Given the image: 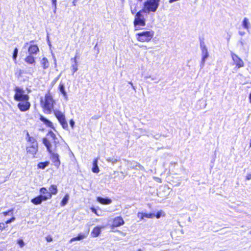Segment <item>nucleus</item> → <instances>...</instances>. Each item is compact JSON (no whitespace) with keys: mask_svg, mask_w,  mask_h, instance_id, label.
I'll return each instance as SVG.
<instances>
[{"mask_svg":"<svg viewBox=\"0 0 251 251\" xmlns=\"http://www.w3.org/2000/svg\"><path fill=\"white\" fill-rule=\"evenodd\" d=\"M26 139H27V141L28 144H30L33 145H38L37 142L35 138L33 137H31L29 136L28 132L26 133Z\"/></svg>","mask_w":251,"mask_h":251,"instance_id":"21","label":"nucleus"},{"mask_svg":"<svg viewBox=\"0 0 251 251\" xmlns=\"http://www.w3.org/2000/svg\"><path fill=\"white\" fill-rule=\"evenodd\" d=\"M249 100H250V102L251 103V93L250 94V95H249Z\"/></svg>","mask_w":251,"mask_h":251,"instance_id":"54","label":"nucleus"},{"mask_svg":"<svg viewBox=\"0 0 251 251\" xmlns=\"http://www.w3.org/2000/svg\"><path fill=\"white\" fill-rule=\"evenodd\" d=\"M134 164H135V166H130L131 169H135V170H144V167L142 166V165H141L139 163H138L136 162H134Z\"/></svg>","mask_w":251,"mask_h":251,"instance_id":"29","label":"nucleus"},{"mask_svg":"<svg viewBox=\"0 0 251 251\" xmlns=\"http://www.w3.org/2000/svg\"><path fill=\"white\" fill-rule=\"evenodd\" d=\"M98 158H95L93 163V168L92 169V172L95 173H98L100 171L99 167L98 166Z\"/></svg>","mask_w":251,"mask_h":251,"instance_id":"22","label":"nucleus"},{"mask_svg":"<svg viewBox=\"0 0 251 251\" xmlns=\"http://www.w3.org/2000/svg\"><path fill=\"white\" fill-rule=\"evenodd\" d=\"M131 12L132 14H134L136 12V7H133L132 6H130Z\"/></svg>","mask_w":251,"mask_h":251,"instance_id":"37","label":"nucleus"},{"mask_svg":"<svg viewBox=\"0 0 251 251\" xmlns=\"http://www.w3.org/2000/svg\"><path fill=\"white\" fill-rule=\"evenodd\" d=\"M43 143L46 147L48 151L50 153L55 150L57 145L59 144V141L54 133L50 131L47 134V137L43 139Z\"/></svg>","mask_w":251,"mask_h":251,"instance_id":"1","label":"nucleus"},{"mask_svg":"<svg viewBox=\"0 0 251 251\" xmlns=\"http://www.w3.org/2000/svg\"><path fill=\"white\" fill-rule=\"evenodd\" d=\"M26 150L27 153L34 155L38 150V145L35 144L32 146H27Z\"/></svg>","mask_w":251,"mask_h":251,"instance_id":"14","label":"nucleus"},{"mask_svg":"<svg viewBox=\"0 0 251 251\" xmlns=\"http://www.w3.org/2000/svg\"><path fill=\"white\" fill-rule=\"evenodd\" d=\"M61 93L63 95V96L65 98V100H68V96H67V93L66 92V91H64L63 92H61Z\"/></svg>","mask_w":251,"mask_h":251,"instance_id":"41","label":"nucleus"},{"mask_svg":"<svg viewBox=\"0 0 251 251\" xmlns=\"http://www.w3.org/2000/svg\"><path fill=\"white\" fill-rule=\"evenodd\" d=\"M97 201L102 204H109L112 202L111 199L100 197L97 198Z\"/></svg>","mask_w":251,"mask_h":251,"instance_id":"18","label":"nucleus"},{"mask_svg":"<svg viewBox=\"0 0 251 251\" xmlns=\"http://www.w3.org/2000/svg\"><path fill=\"white\" fill-rule=\"evenodd\" d=\"M101 228L102 227L99 226L95 227L92 232V234L93 235V236L94 237H98L100 233Z\"/></svg>","mask_w":251,"mask_h":251,"instance_id":"25","label":"nucleus"},{"mask_svg":"<svg viewBox=\"0 0 251 251\" xmlns=\"http://www.w3.org/2000/svg\"><path fill=\"white\" fill-rule=\"evenodd\" d=\"M175 1H176L175 0H169V1L170 3H172Z\"/></svg>","mask_w":251,"mask_h":251,"instance_id":"53","label":"nucleus"},{"mask_svg":"<svg viewBox=\"0 0 251 251\" xmlns=\"http://www.w3.org/2000/svg\"><path fill=\"white\" fill-rule=\"evenodd\" d=\"M50 164L49 161H45L44 162H40L38 164L37 167L39 169H44L46 167L48 166Z\"/></svg>","mask_w":251,"mask_h":251,"instance_id":"30","label":"nucleus"},{"mask_svg":"<svg viewBox=\"0 0 251 251\" xmlns=\"http://www.w3.org/2000/svg\"><path fill=\"white\" fill-rule=\"evenodd\" d=\"M54 114L60 124L62 125V127L65 129H67L68 125L66 121L65 115L62 112L57 110H54Z\"/></svg>","mask_w":251,"mask_h":251,"instance_id":"7","label":"nucleus"},{"mask_svg":"<svg viewBox=\"0 0 251 251\" xmlns=\"http://www.w3.org/2000/svg\"><path fill=\"white\" fill-rule=\"evenodd\" d=\"M231 56L233 61H234L236 65V66L238 68L244 67V63L243 61L240 57H239L237 55L231 52Z\"/></svg>","mask_w":251,"mask_h":251,"instance_id":"10","label":"nucleus"},{"mask_svg":"<svg viewBox=\"0 0 251 251\" xmlns=\"http://www.w3.org/2000/svg\"><path fill=\"white\" fill-rule=\"evenodd\" d=\"M25 61L29 64H33L35 63V58L30 54L25 58Z\"/></svg>","mask_w":251,"mask_h":251,"instance_id":"23","label":"nucleus"},{"mask_svg":"<svg viewBox=\"0 0 251 251\" xmlns=\"http://www.w3.org/2000/svg\"><path fill=\"white\" fill-rule=\"evenodd\" d=\"M91 209L92 212L99 216V214L97 213V210L95 208H91Z\"/></svg>","mask_w":251,"mask_h":251,"instance_id":"45","label":"nucleus"},{"mask_svg":"<svg viewBox=\"0 0 251 251\" xmlns=\"http://www.w3.org/2000/svg\"><path fill=\"white\" fill-rule=\"evenodd\" d=\"M160 0H147L143 4V10L145 13H154L159 6Z\"/></svg>","mask_w":251,"mask_h":251,"instance_id":"2","label":"nucleus"},{"mask_svg":"<svg viewBox=\"0 0 251 251\" xmlns=\"http://www.w3.org/2000/svg\"><path fill=\"white\" fill-rule=\"evenodd\" d=\"M153 35L154 31L152 30L144 31L136 34L137 40L142 42H149Z\"/></svg>","mask_w":251,"mask_h":251,"instance_id":"4","label":"nucleus"},{"mask_svg":"<svg viewBox=\"0 0 251 251\" xmlns=\"http://www.w3.org/2000/svg\"><path fill=\"white\" fill-rule=\"evenodd\" d=\"M200 47L201 50L202 55V58L201 63V68H202L204 66L206 59L208 58L209 56V53L208 52L207 48H206L203 41H201L200 42Z\"/></svg>","mask_w":251,"mask_h":251,"instance_id":"8","label":"nucleus"},{"mask_svg":"<svg viewBox=\"0 0 251 251\" xmlns=\"http://www.w3.org/2000/svg\"><path fill=\"white\" fill-rule=\"evenodd\" d=\"M134 162H130V164L129 165L130 167V166H135V164H134Z\"/></svg>","mask_w":251,"mask_h":251,"instance_id":"52","label":"nucleus"},{"mask_svg":"<svg viewBox=\"0 0 251 251\" xmlns=\"http://www.w3.org/2000/svg\"><path fill=\"white\" fill-rule=\"evenodd\" d=\"M52 6H53L54 7V10H53V12L54 13H56V3L55 4V5H52Z\"/></svg>","mask_w":251,"mask_h":251,"instance_id":"50","label":"nucleus"},{"mask_svg":"<svg viewBox=\"0 0 251 251\" xmlns=\"http://www.w3.org/2000/svg\"><path fill=\"white\" fill-rule=\"evenodd\" d=\"M28 100L20 101V102L18 104V107L21 111H26L29 109L30 103Z\"/></svg>","mask_w":251,"mask_h":251,"instance_id":"11","label":"nucleus"},{"mask_svg":"<svg viewBox=\"0 0 251 251\" xmlns=\"http://www.w3.org/2000/svg\"><path fill=\"white\" fill-rule=\"evenodd\" d=\"M131 87L134 91H136L135 87L134 85L131 86Z\"/></svg>","mask_w":251,"mask_h":251,"instance_id":"56","label":"nucleus"},{"mask_svg":"<svg viewBox=\"0 0 251 251\" xmlns=\"http://www.w3.org/2000/svg\"><path fill=\"white\" fill-rule=\"evenodd\" d=\"M51 154V159L54 165L58 168L60 165V161L59 158V155L57 153H53L52 151L50 153Z\"/></svg>","mask_w":251,"mask_h":251,"instance_id":"12","label":"nucleus"},{"mask_svg":"<svg viewBox=\"0 0 251 251\" xmlns=\"http://www.w3.org/2000/svg\"><path fill=\"white\" fill-rule=\"evenodd\" d=\"M13 211V209H11V210H10L8 211H6V212H3V214L4 215V216H6L7 215H9V214L11 212H12Z\"/></svg>","mask_w":251,"mask_h":251,"instance_id":"40","label":"nucleus"},{"mask_svg":"<svg viewBox=\"0 0 251 251\" xmlns=\"http://www.w3.org/2000/svg\"><path fill=\"white\" fill-rule=\"evenodd\" d=\"M47 38H48V39L49 45V46H50V41H49V36H47Z\"/></svg>","mask_w":251,"mask_h":251,"instance_id":"58","label":"nucleus"},{"mask_svg":"<svg viewBox=\"0 0 251 251\" xmlns=\"http://www.w3.org/2000/svg\"><path fill=\"white\" fill-rule=\"evenodd\" d=\"M69 199H70L69 195L68 194H66L60 202L61 206H65L68 202Z\"/></svg>","mask_w":251,"mask_h":251,"instance_id":"27","label":"nucleus"},{"mask_svg":"<svg viewBox=\"0 0 251 251\" xmlns=\"http://www.w3.org/2000/svg\"><path fill=\"white\" fill-rule=\"evenodd\" d=\"M139 130H140L141 133L142 134V135L149 136V135L148 134V131L146 129L139 128Z\"/></svg>","mask_w":251,"mask_h":251,"instance_id":"35","label":"nucleus"},{"mask_svg":"<svg viewBox=\"0 0 251 251\" xmlns=\"http://www.w3.org/2000/svg\"><path fill=\"white\" fill-rule=\"evenodd\" d=\"M142 47H143V48H144V49H148L147 46H146L142 45Z\"/></svg>","mask_w":251,"mask_h":251,"instance_id":"55","label":"nucleus"},{"mask_svg":"<svg viewBox=\"0 0 251 251\" xmlns=\"http://www.w3.org/2000/svg\"><path fill=\"white\" fill-rule=\"evenodd\" d=\"M106 161L114 165L115 163L117 162L118 159L115 157H109L106 159Z\"/></svg>","mask_w":251,"mask_h":251,"instance_id":"31","label":"nucleus"},{"mask_svg":"<svg viewBox=\"0 0 251 251\" xmlns=\"http://www.w3.org/2000/svg\"><path fill=\"white\" fill-rule=\"evenodd\" d=\"M5 228V225L4 223H0V230H2Z\"/></svg>","mask_w":251,"mask_h":251,"instance_id":"43","label":"nucleus"},{"mask_svg":"<svg viewBox=\"0 0 251 251\" xmlns=\"http://www.w3.org/2000/svg\"><path fill=\"white\" fill-rule=\"evenodd\" d=\"M40 192L42 194H45V196H48V193H49V192H48L47 189L45 187L41 188L40 189Z\"/></svg>","mask_w":251,"mask_h":251,"instance_id":"33","label":"nucleus"},{"mask_svg":"<svg viewBox=\"0 0 251 251\" xmlns=\"http://www.w3.org/2000/svg\"><path fill=\"white\" fill-rule=\"evenodd\" d=\"M70 124L72 128H73L75 125V122L73 120H71L70 121Z\"/></svg>","mask_w":251,"mask_h":251,"instance_id":"44","label":"nucleus"},{"mask_svg":"<svg viewBox=\"0 0 251 251\" xmlns=\"http://www.w3.org/2000/svg\"><path fill=\"white\" fill-rule=\"evenodd\" d=\"M15 91H16V94L14 96V99L16 101H22L29 100V96L24 94L25 91L23 89L16 87Z\"/></svg>","mask_w":251,"mask_h":251,"instance_id":"6","label":"nucleus"},{"mask_svg":"<svg viewBox=\"0 0 251 251\" xmlns=\"http://www.w3.org/2000/svg\"><path fill=\"white\" fill-rule=\"evenodd\" d=\"M88 233H89L88 231H87L85 233H80L78 235V236L77 237L72 238L69 241V243H72L74 241H80L82 239L86 238L88 236Z\"/></svg>","mask_w":251,"mask_h":251,"instance_id":"13","label":"nucleus"},{"mask_svg":"<svg viewBox=\"0 0 251 251\" xmlns=\"http://www.w3.org/2000/svg\"><path fill=\"white\" fill-rule=\"evenodd\" d=\"M18 50L17 48H16L14 49L13 53V59L14 61H15V62H16V59H17V57L18 55Z\"/></svg>","mask_w":251,"mask_h":251,"instance_id":"32","label":"nucleus"},{"mask_svg":"<svg viewBox=\"0 0 251 251\" xmlns=\"http://www.w3.org/2000/svg\"><path fill=\"white\" fill-rule=\"evenodd\" d=\"M246 179L247 180H251V174H248L246 176Z\"/></svg>","mask_w":251,"mask_h":251,"instance_id":"46","label":"nucleus"},{"mask_svg":"<svg viewBox=\"0 0 251 251\" xmlns=\"http://www.w3.org/2000/svg\"><path fill=\"white\" fill-rule=\"evenodd\" d=\"M240 43H241V45L243 46V45H244L243 42L242 41H240Z\"/></svg>","mask_w":251,"mask_h":251,"instance_id":"59","label":"nucleus"},{"mask_svg":"<svg viewBox=\"0 0 251 251\" xmlns=\"http://www.w3.org/2000/svg\"><path fill=\"white\" fill-rule=\"evenodd\" d=\"M54 62H55V63L56 64V59H55V57H54Z\"/></svg>","mask_w":251,"mask_h":251,"instance_id":"60","label":"nucleus"},{"mask_svg":"<svg viewBox=\"0 0 251 251\" xmlns=\"http://www.w3.org/2000/svg\"><path fill=\"white\" fill-rule=\"evenodd\" d=\"M50 199H51V196L49 194L48 196L40 195L31 199V202L35 205H38L41 204L43 201H46Z\"/></svg>","mask_w":251,"mask_h":251,"instance_id":"9","label":"nucleus"},{"mask_svg":"<svg viewBox=\"0 0 251 251\" xmlns=\"http://www.w3.org/2000/svg\"><path fill=\"white\" fill-rule=\"evenodd\" d=\"M15 217H12L10 219L7 220L5 223L7 224H10V223H12V222H13L14 221H15Z\"/></svg>","mask_w":251,"mask_h":251,"instance_id":"39","label":"nucleus"},{"mask_svg":"<svg viewBox=\"0 0 251 251\" xmlns=\"http://www.w3.org/2000/svg\"><path fill=\"white\" fill-rule=\"evenodd\" d=\"M161 214L162 211H158L156 215L155 214V217H156V218L159 219L161 216Z\"/></svg>","mask_w":251,"mask_h":251,"instance_id":"38","label":"nucleus"},{"mask_svg":"<svg viewBox=\"0 0 251 251\" xmlns=\"http://www.w3.org/2000/svg\"><path fill=\"white\" fill-rule=\"evenodd\" d=\"M59 89L60 92H63L65 91V86L63 83H60L59 86Z\"/></svg>","mask_w":251,"mask_h":251,"instance_id":"34","label":"nucleus"},{"mask_svg":"<svg viewBox=\"0 0 251 251\" xmlns=\"http://www.w3.org/2000/svg\"><path fill=\"white\" fill-rule=\"evenodd\" d=\"M41 63L44 69H47L49 66V61L46 57L43 58L41 61Z\"/></svg>","mask_w":251,"mask_h":251,"instance_id":"28","label":"nucleus"},{"mask_svg":"<svg viewBox=\"0 0 251 251\" xmlns=\"http://www.w3.org/2000/svg\"><path fill=\"white\" fill-rule=\"evenodd\" d=\"M100 117L99 116H97V115H95L94 116H93L91 119H93V120H97Z\"/></svg>","mask_w":251,"mask_h":251,"instance_id":"47","label":"nucleus"},{"mask_svg":"<svg viewBox=\"0 0 251 251\" xmlns=\"http://www.w3.org/2000/svg\"><path fill=\"white\" fill-rule=\"evenodd\" d=\"M145 12L143 9L138 11L135 16L134 20V25L137 29V26H145L146 25L145 19L143 15Z\"/></svg>","mask_w":251,"mask_h":251,"instance_id":"5","label":"nucleus"},{"mask_svg":"<svg viewBox=\"0 0 251 251\" xmlns=\"http://www.w3.org/2000/svg\"><path fill=\"white\" fill-rule=\"evenodd\" d=\"M250 25L249 20L247 18H244L242 22V25L243 27L249 31Z\"/></svg>","mask_w":251,"mask_h":251,"instance_id":"24","label":"nucleus"},{"mask_svg":"<svg viewBox=\"0 0 251 251\" xmlns=\"http://www.w3.org/2000/svg\"><path fill=\"white\" fill-rule=\"evenodd\" d=\"M188 221H189V222H191V218H190V217H189V219H188Z\"/></svg>","mask_w":251,"mask_h":251,"instance_id":"62","label":"nucleus"},{"mask_svg":"<svg viewBox=\"0 0 251 251\" xmlns=\"http://www.w3.org/2000/svg\"><path fill=\"white\" fill-rule=\"evenodd\" d=\"M18 243L21 248L25 246V243L23 240H19L18 241Z\"/></svg>","mask_w":251,"mask_h":251,"instance_id":"36","label":"nucleus"},{"mask_svg":"<svg viewBox=\"0 0 251 251\" xmlns=\"http://www.w3.org/2000/svg\"><path fill=\"white\" fill-rule=\"evenodd\" d=\"M128 83L130 84L131 86L133 85V83L131 81L129 82Z\"/></svg>","mask_w":251,"mask_h":251,"instance_id":"57","label":"nucleus"},{"mask_svg":"<svg viewBox=\"0 0 251 251\" xmlns=\"http://www.w3.org/2000/svg\"><path fill=\"white\" fill-rule=\"evenodd\" d=\"M77 1L78 0H73L72 2L73 6H76V3L77 2Z\"/></svg>","mask_w":251,"mask_h":251,"instance_id":"49","label":"nucleus"},{"mask_svg":"<svg viewBox=\"0 0 251 251\" xmlns=\"http://www.w3.org/2000/svg\"><path fill=\"white\" fill-rule=\"evenodd\" d=\"M124 224V221L121 217L115 218L113 222L112 226L118 227Z\"/></svg>","mask_w":251,"mask_h":251,"instance_id":"15","label":"nucleus"},{"mask_svg":"<svg viewBox=\"0 0 251 251\" xmlns=\"http://www.w3.org/2000/svg\"><path fill=\"white\" fill-rule=\"evenodd\" d=\"M46 240H47V241L48 242H51V241H52V238H51V237H50V236H47V237L46 238Z\"/></svg>","mask_w":251,"mask_h":251,"instance_id":"42","label":"nucleus"},{"mask_svg":"<svg viewBox=\"0 0 251 251\" xmlns=\"http://www.w3.org/2000/svg\"><path fill=\"white\" fill-rule=\"evenodd\" d=\"M52 2V5H55L56 3V0H51Z\"/></svg>","mask_w":251,"mask_h":251,"instance_id":"51","label":"nucleus"},{"mask_svg":"<svg viewBox=\"0 0 251 251\" xmlns=\"http://www.w3.org/2000/svg\"><path fill=\"white\" fill-rule=\"evenodd\" d=\"M28 146H32V144H28Z\"/></svg>","mask_w":251,"mask_h":251,"instance_id":"61","label":"nucleus"},{"mask_svg":"<svg viewBox=\"0 0 251 251\" xmlns=\"http://www.w3.org/2000/svg\"><path fill=\"white\" fill-rule=\"evenodd\" d=\"M49 194L50 195L51 197H52V195H55L57 193V186L54 185H52L49 188ZM49 193H48V195Z\"/></svg>","mask_w":251,"mask_h":251,"instance_id":"26","label":"nucleus"},{"mask_svg":"<svg viewBox=\"0 0 251 251\" xmlns=\"http://www.w3.org/2000/svg\"><path fill=\"white\" fill-rule=\"evenodd\" d=\"M71 60L73 61V63L71 65L72 71H73V74H74L75 72H76L77 70V62L76 60V56H75L74 58H71Z\"/></svg>","mask_w":251,"mask_h":251,"instance_id":"19","label":"nucleus"},{"mask_svg":"<svg viewBox=\"0 0 251 251\" xmlns=\"http://www.w3.org/2000/svg\"><path fill=\"white\" fill-rule=\"evenodd\" d=\"M137 251H142L141 249H138Z\"/></svg>","mask_w":251,"mask_h":251,"instance_id":"63","label":"nucleus"},{"mask_svg":"<svg viewBox=\"0 0 251 251\" xmlns=\"http://www.w3.org/2000/svg\"><path fill=\"white\" fill-rule=\"evenodd\" d=\"M139 47H140V48H143L142 45H140V46H139Z\"/></svg>","mask_w":251,"mask_h":251,"instance_id":"64","label":"nucleus"},{"mask_svg":"<svg viewBox=\"0 0 251 251\" xmlns=\"http://www.w3.org/2000/svg\"><path fill=\"white\" fill-rule=\"evenodd\" d=\"M39 51V50L37 45H31L28 49L29 54L30 55L36 54Z\"/></svg>","mask_w":251,"mask_h":251,"instance_id":"16","label":"nucleus"},{"mask_svg":"<svg viewBox=\"0 0 251 251\" xmlns=\"http://www.w3.org/2000/svg\"><path fill=\"white\" fill-rule=\"evenodd\" d=\"M53 102L54 100H53L52 97L49 92L45 95V102L43 106L45 113L48 114L51 113L53 107Z\"/></svg>","mask_w":251,"mask_h":251,"instance_id":"3","label":"nucleus"},{"mask_svg":"<svg viewBox=\"0 0 251 251\" xmlns=\"http://www.w3.org/2000/svg\"><path fill=\"white\" fill-rule=\"evenodd\" d=\"M40 120L43 122L47 126L54 129L53 124L49 120L43 116H41Z\"/></svg>","mask_w":251,"mask_h":251,"instance_id":"20","label":"nucleus"},{"mask_svg":"<svg viewBox=\"0 0 251 251\" xmlns=\"http://www.w3.org/2000/svg\"><path fill=\"white\" fill-rule=\"evenodd\" d=\"M239 34L241 36H243L245 34V32L244 31H239Z\"/></svg>","mask_w":251,"mask_h":251,"instance_id":"48","label":"nucleus"},{"mask_svg":"<svg viewBox=\"0 0 251 251\" xmlns=\"http://www.w3.org/2000/svg\"><path fill=\"white\" fill-rule=\"evenodd\" d=\"M137 216L140 218L141 219H143L144 217L147 218H153L155 217V214L152 213H145L142 212H139L137 214Z\"/></svg>","mask_w":251,"mask_h":251,"instance_id":"17","label":"nucleus"}]
</instances>
